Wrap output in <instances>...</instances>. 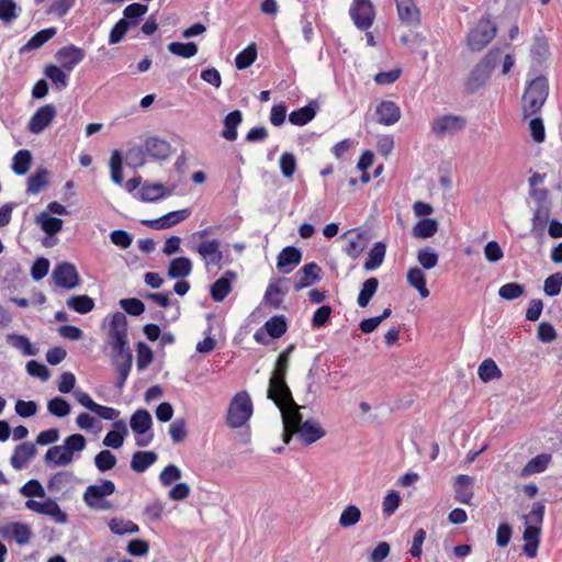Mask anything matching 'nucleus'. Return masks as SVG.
Here are the masks:
<instances>
[{
  "mask_svg": "<svg viewBox=\"0 0 562 562\" xmlns=\"http://www.w3.org/2000/svg\"><path fill=\"white\" fill-rule=\"evenodd\" d=\"M108 342L112 348V364L121 376L123 384L132 368V353L128 348L127 318L121 312L108 316Z\"/></svg>",
  "mask_w": 562,
  "mask_h": 562,
  "instance_id": "1",
  "label": "nucleus"
},
{
  "mask_svg": "<svg viewBox=\"0 0 562 562\" xmlns=\"http://www.w3.org/2000/svg\"><path fill=\"white\" fill-rule=\"evenodd\" d=\"M86 447L87 440L81 434L70 435L61 445L50 447L44 454V461L52 468L69 465Z\"/></svg>",
  "mask_w": 562,
  "mask_h": 562,
  "instance_id": "2",
  "label": "nucleus"
},
{
  "mask_svg": "<svg viewBox=\"0 0 562 562\" xmlns=\"http://www.w3.org/2000/svg\"><path fill=\"white\" fill-rule=\"evenodd\" d=\"M549 95V82L544 76H538L528 82L522 98L521 108L524 117L538 114Z\"/></svg>",
  "mask_w": 562,
  "mask_h": 562,
  "instance_id": "3",
  "label": "nucleus"
},
{
  "mask_svg": "<svg viewBox=\"0 0 562 562\" xmlns=\"http://www.w3.org/2000/svg\"><path fill=\"white\" fill-rule=\"evenodd\" d=\"M294 350L295 345L291 344L278 356L269 379L267 397H273L277 394L280 396V393L290 397V387L286 383V374L290 366L291 355Z\"/></svg>",
  "mask_w": 562,
  "mask_h": 562,
  "instance_id": "4",
  "label": "nucleus"
},
{
  "mask_svg": "<svg viewBox=\"0 0 562 562\" xmlns=\"http://www.w3.org/2000/svg\"><path fill=\"white\" fill-rule=\"evenodd\" d=\"M115 484L110 480H102L89 485L82 494L85 504L92 510L106 512L113 508L109 496L115 493Z\"/></svg>",
  "mask_w": 562,
  "mask_h": 562,
  "instance_id": "5",
  "label": "nucleus"
},
{
  "mask_svg": "<svg viewBox=\"0 0 562 562\" xmlns=\"http://www.w3.org/2000/svg\"><path fill=\"white\" fill-rule=\"evenodd\" d=\"M252 415V403L246 391L238 392L227 409L226 425L231 428L243 427Z\"/></svg>",
  "mask_w": 562,
  "mask_h": 562,
  "instance_id": "6",
  "label": "nucleus"
},
{
  "mask_svg": "<svg viewBox=\"0 0 562 562\" xmlns=\"http://www.w3.org/2000/svg\"><path fill=\"white\" fill-rule=\"evenodd\" d=\"M130 426L138 447H146L153 441V418L148 411L137 409L130 418Z\"/></svg>",
  "mask_w": 562,
  "mask_h": 562,
  "instance_id": "7",
  "label": "nucleus"
},
{
  "mask_svg": "<svg viewBox=\"0 0 562 562\" xmlns=\"http://www.w3.org/2000/svg\"><path fill=\"white\" fill-rule=\"evenodd\" d=\"M273 397H268L273 401L276 406L280 409L282 416L283 426H289L290 428L299 429L303 422V416L300 412L302 406L297 405L292 396V392L290 391V397L280 393Z\"/></svg>",
  "mask_w": 562,
  "mask_h": 562,
  "instance_id": "8",
  "label": "nucleus"
},
{
  "mask_svg": "<svg viewBox=\"0 0 562 562\" xmlns=\"http://www.w3.org/2000/svg\"><path fill=\"white\" fill-rule=\"evenodd\" d=\"M497 27L488 19L480 20L476 27L468 34V46L472 52H481L496 36Z\"/></svg>",
  "mask_w": 562,
  "mask_h": 562,
  "instance_id": "9",
  "label": "nucleus"
},
{
  "mask_svg": "<svg viewBox=\"0 0 562 562\" xmlns=\"http://www.w3.org/2000/svg\"><path fill=\"white\" fill-rule=\"evenodd\" d=\"M349 15L357 29L367 31L372 26L375 18L373 3L371 0H353Z\"/></svg>",
  "mask_w": 562,
  "mask_h": 562,
  "instance_id": "10",
  "label": "nucleus"
},
{
  "mask_svg": "<svg viewBox=\"0 0 562 562\" xmlns=\"http://www.w3.org/2000/svg\"><path fill=\"white\" fill-rule=\"evenodd\" d=\"M25 507L36 514L48 516L54 522L65 525L68 521V515L60 508L56 501L43 498V501L29 499Z\"/></svg>",
  "mask_w": 562,
  "mask_h": 562,
  "instance_id": "11",
  "label": "nucleus"
},
{
  "mask_svg": "<svg viewBox=\"0 0 562 562\" xmlns=\"http://www.w3.org/2000/svg\"><path fill=\"white\" fill-rule=\"evenodd\" d=\"M467 120L461 115L445 114L436 117L431 123V132L441 137L445 135H454L465 128Z\"/></svg>",
  "mask_w": 562,
  "mask_h": 562,
  "instance_id": "12",
  "label": "nucleus"
},
{
  "mask_svg": "<svg viewBox=\"0 0 562 562\" xmlns=\"http://www.w3.org/2000/svg\"><path fill=\"white\" fill-rule=\"evenodd\" d=\"M52 279L54 283L63 289L71 290L79 285V273L70 262H61L55 266Z\"/></svg>",
  "mask_w": 562,
  "mask_h": 562,
  "instance_id": "13",
  "label": "nucleus"
},
{
  "mask_svg": "<svg viewBox=\"0 0 562 562\" xmlns=\"http://www.w3.org/2000/svg\"><path fill=\"white\" fill-rule=\"evenodd\" d=\"M341 238L346 239V246L344 247V252L356 260L361 256L369 244V236L366 232L360 228L350 229L342 234Z\"/></svg>",
  "mask_w": 562,
  "mask_h": 562,
  "instance_id": "14",
  "label": "nucleus"
},
{
  "mask_svg": "<svg viewBox=\"0 0 562 562\" xmlns=\"http://www.w3.org/2000/svg\"><path fill=\"white\" fill-rule=\"evenodd\" d=\"M74 396H75L76 401L82 407L94 413L97 416H99L102 419L114 420L120 416V411H117L113 407H110V406H104V405L98 404L97 402H94L92 400V397L88 393H86L83 391H80V390L75 391Z\"/></svg>",
  "mask_w": 562,
  "mask_h": 562,
  "instance_id": "15",
  "label": "nucleus"
},
{
  "mask_svg": "<svg viewBox=\"0 0 562 562\" xmlns=\"http://www.w3.org/2000/svg\"><path fill=\"white\" fill-rule=\"evenodd\" d=\"M57 115L56 108L53 104L40 106L30 117L27 128L32 134H40L46 130Z\"/></svg>",
  "mask_w": 562,
  "mask_h": 562,
  "instance_id": "16",
  "label": "nucleus"
},
{
  "mask_svg": "<svg viewBox=\"0 0 562 562\" xmlns=\"http://www.w3.org/2000/svg\"><path fill=\"white\" fill-rule=\"evenodd\" d=\"M322 278V268L316 262L304 265L294 276V289L301 291L318 282Z\"/></svg>",
  "mask_w": 562,
  "mask_h": 562,
  "instance_id": "17",
  "label": "nucleus"
},
{
  "mask_svg": "<svg viewBox=\"0 0 562 562\" xmlns=\"http://www.w3.org/2000/svg\"><path fill=\"white\" fill-rule=\"evenodd\" d=\"M31 535L30 527L23 522L14 521L0 526V536L4 539H13L20 546L29 543Z\"/></svg>",
  "mask_w": 562,
  "mask_h": 562,
  "instance_id": "18",
  "label": "nucleus"
},
{
  "mask_svg": "<svg viewBox=\"0 0 562 562\" xmlns=\"http://www.w3.org/2000/svg\"><path fill=\"white\" fill-rule=\"evenodd\" d=\"M56 58L60 63L61 67L70 72L83 60L85 52L75 45H67L57 50Z\"/></svg>",
  "mask_w": 562,
  "mask_h": 562,
  "instance_id": "19",
  "label": "nucleus"
},
{
  "mask_svg": "<svg viewBox=\"0 0 562 562\" xmlns=\"http://www.w3.org/2000/svg\"><path fill=\"white\" fill-rule=\"evenodd\" d=\"M296 435L303 445L310 446L322 439L326 435V431L317 420L307 419L296 429Z\"/></svg>",
  "mask_w": 562,
  "mask_h": 562,
  "instance_id": "20",
  "label": "nucleus"
},
{
  "mask_svg": "<svg viewBox=\"0 0 562 562\" xmlns=\"http://www.w3.org/2000/svg\"><path fill=\"white\" fill-rule=\"evenodd\" d=\"M375 114L380 124L390 126L400 121L401 109L395 102L385 100L376 105Z\"/></svg>",
  "mask_w": 562,
  "mask_h": 562,
  "instance_id": "21",
  "label": "nucleus"
},
{
  "mask_svg": "<svg viewBox=\"0 0 562 562\" xmlns=\"http://www.w3.org/2000/svg\"><path fill=\"white\" fill-rule=\"evenodd\" d=\"M395 1L400 20L409 26H418L420 24V11L415 5L414 0Z\"/></svg>",
  "mask_w": 562,
  "mask_h": 562,
  "instance_id": "22",
  "label": "nucleus"
},
{
  "mask_svg": "<svg viewBox=\"0 0 562 562\" xmlns=\"http://www.w3.org/2000/svg\"><path fill=\"white\" fill-rule=\"evenodd\" d=\"M302 252L294 246H286L278 255L277 268L282 273H290L301 262Z\"/></svg>",
  "mask_w": 562,
  "mask_h": 562,
  "instance_id": "23",
  "label": "nucleus"
},
{
  "mask_svg": "<svg viewBox=\"0 0 562 562\" xmlns=\"http://www.w3.org/2000/svg\"><path fill=\"white\" fill-rule=\"evenodd\" d=\"M221 243L217 239L204 240L199 244L198 252L204 259L207 266H220L223 259V252L220 249Z\"/></svg>",
  "mask_w": 562,
  "mask_h": 562,
  "instance_id": "24",
  "label": "nucleus"
},
{
  "mask_svg": "<svg viewBox=\"0 0 562 562\" xmlns=\"http://www.w3.org/2000/svg\"><path fill=\"white\" fill-rule=\"evenodd\" d=\"M473 485L474 477L467 474H459L456 477V501L470 505L471 499L474 496Z\"/></svg>",
  "mask_w": 562,
  "mask_h": 562,
  "instance_id": "25",
  "label": "nucleus"
},
{
  "mask_svg": "<svg viewBox=\"0 0 562 562\" xmlns=\"http://www.w3.org/2000/svg\"><path fill=\"white\" fill-rule=\"evenodd\" d=\"M236 278V273L233 271H226L223 277L218 278L211 285V297L215 302H222L232 291V280Z\"/></svg>",
  "mask_w": 562,
  "mask_h": 562,
  "instance_id": "26",
  "label": "nucleus"
},
{
  "mask_svg": "<svg viewBox=\"0 0 562 562\" xmlns=\"http://www.w3.org/2000/svg\"><path fill=\"white\" fill-rule=\"evenodd\" d=\"M490 77L491 72L481 63H477L467 78L465 90L470 93L477 91L486 83Z\"/></svg>",
  "mask_w": 562,
  "mask_h": 562,
  "instance_id": "27",
  "label": "nucleus"
},
{
  "mask_svg": "<svg viewBox=\"0 0 562 562\" xmlns=\"http://www.w3.org/2000/svg\"><path fill=\"white\" fill-rule=\"evenodd\" d=\"M127 432L125 423L117 420L112 425V429L104 436L103 445L112 449H119L123 446Z\"/></svg>",
  "mask_w": 562,
  "mask_h": 562,
  "instance_id": "28",
  "label": "nucleus"
},
{
  "mask_svg": "<svg viewBox=\"0 0 562 562\" xmlns=\"http://www.w3.org/2000/svg\"><path fill=\"white\" fill-rule=\"evenodd\" d=\"M317 108V102L311 101L307 105L292 111L289 114V122L296 126H304L315 117Z\"/></svg>",
  "mask_w": 562,
  "mask_h": 562,
  "instance_id": "29",
  "label": "nucleus"
},
{
  "mask_svg": "<svg viewBox=\"0 0 562 562\" xmlns=\"http://www.w3.org/2000/svg\"><path fill=\"white\" fill-rule=\"evenodd\" d=\"M243 121V113L240 110L229 112L224 119V128L221 136L226 140L233 142L237 138V127Z\"/></svg>",
  "mask_w": 562,
  "mask_h": 562,
  "instance_id": "30",
  "label": "nucleus"
},
{
  "mask_svg": "<svg viewBox=\"0 0 562 562\" xmlns=\"http://www.w3.org/2000/svg\"><path fill=\"white\" fill-rule=\"evenodd\" d=\"M168 194H171V190L166 189L162 184L147 183L142 187L137 198L144 202H155Z\"/></svg>",
  "mask_w": 562,
  "mask_h": 562,
  "instance_id": "31",
  "label": "nucleus"
},
{
  "mask_svg": "<svg viewBox=\"0 0 562 562\" xmlns=\"http://www.w3.org/2000/svg\"><path fill=\"white\" fill-rule=\"evenodd\" d=\"M157 461L154 451H136L131 459V469L136 473L145 472Z\"/></svg>",
  "mask_w": 562,
  "mask_h": 562,
  "instance_id": "32",
  "label": "nucleus"
},
{
  "mask_svg": "<svg viewBox=\"0 0 562 562\" xmlns=\"http://www.w3.org/2000/svg\"><path fill=\"white\" fill-rule=\"evenodd\" d=\"M35 448L31 443H22L18 446L11 457V464L14 469L21 470L34 457Z\"/></svg>",
  "mask_w": 562,
  "mask_h": 562,
  "instance_id": "33",
  "label": "nucleus"
},
{
  "mask_svg": "<svg viewBox=\"0 0 562 562\" xmlns=\"http://www.w3.org/2000/svg\"><path fill=\"white\" fill-rule=\"evenodd\" d=\"M7 341L15 349L20 350L23 356H35L38 352V348L34 346L31 340L19 334H8Z\"/></svg>",
  "mask_w": 562,
  "mask_h": 562,
  "instance_id": "34",
  "label": "nucleus"
},
{
  "mask_svg": "<svg viewBox=\"0 0 562 562\" xmlns=\"http://www.w3.org/2000/svg\"><path fill=\"white\" fill-rule=\"evenodd\" d=\"M386 245L383 241H376L368 254V258L363 265L364 270L372 271L378 269L384 260Z\"/></svg>",
  "mask_w": 562,
  "mask_h": 562,
  "instance_id": "35",
  "label": "nucleus"
},
{
  "mask_svg": "<svg viewBox=\"0 0 562 562\" xmlns=\"http://www.w3.org/2000/svg\"><path fill=\"white\" fill-rule=\"evenodd\" d=\"M65 70L55 64H47L44 74L57 89L61 90L68 85V71Z\"/></svg>",
  "mask_w": 562,
  "mask_h": 562,
  "instance_id": "36",
  "label": "nucleus"
},
{
  "mask_svg": "<svg viewBox=\"0 0 562 562\" xmlns=\"http://www.w3.org/2000/svg\"><path fill=\"white\" fill-rule=\"evenodd\" d=\"M263 328L272 339L281 338L288 330V322L284 315H276L269 318Z\"/></svg>",
  "mask_w": 562,
  "mask_h": 562,
  "instance_id": "37",
  "label": "nucleus"
},
{
  "mask_svg": "<svg viewBox=\"0 0 562 562\" xmlns=\"http://www.w3.org/2000/svg\"><path fill=\"white\" fill-rule=\"evenodd\" d=\"M550 216L549 205H538L533 212L531 232L535 236L541 237L544 234L546 225Z\"/></svg>",
  "mask_w": 562,
  "mask_h": 562,
  "instance_id": "38",
  "label": "nucleus"
},
{
  "mask_svg": "<svg viewBox=\"0 0 562 562\" xmlns=\"http://www.w3.org/2000/svg\"><path fill=\"white\" fill-rule=\"evenodd\" d=\"M109 169L111 180L117 184H123V154L119 149H114L110 154Z\"/></svg>",
  "mask_w": 562,
  "mask_h": 562,
  "instance_id": "39",
  "label": "nucleus"
},
{
  "mask_svg": "<svg viewBox=\"0 0 562 562\" xmlns=\"http://www.w3.org/2000/svg\"><path fill=\"white\" fill-rule=\"evenodd\" d=\"M550 460V454L541 453L536 456L535 458L530 459L522 468L520 476L525 477L535 473L543 472L548 468Z\"/></svg>",
  "mask_w": 562,
  "mask_h": 562,
  "instance_id": "40",
  "label": "nucleus"
},
{
  "mask_svg": "<svg viewBox=\"0 0 562 562\" xmlns=\"http://www.w3.org/2000/svg\"><path fill=\"white\" fill-rule=\"evenodd\" d=\"M407 282L418 291L422 297L425 299L429 296L430 293L426 285V277L419 268L414 267L407 271Z\"/></svg>",
  "mask_w": 562,
  "mask_h": 562,
  "instance_id": "41",
  "label": "nucleus"
},
{
  "mask_svg": "<svg viewBox=\"0 0 562 562\" xmlns=\"http://www.w3.org/2000/svg\"><path fill=\"white\" fill-rule=\"evenodd\" d=\"M67 306L79 314H88L93 311L95 304L93 299L86 294L71 295L67 300Z\"/></svg>",
  "mask_w": 562,
  "mask_h": 562,
  "instance_id": "42",
  "label": "nucleus"
},
{
  "mask_svg": "<svg viewBox=\"0 0 562 562\" xmlns=\"http://www.w3.org/2000/svg\"><path fill=\"white\" fill-rule=\"evenodd\" d=\"M438 231V223L434 218L419 220L413 227V236L416 238H430Z\"/></svg>",
  "mask_w": 562,
  "mask_h": 562,
  "instance_id": "43",
  "label": "nucleus"
},
{
  "mask_svg": "<svg viewBox=\"0 0 562 562\" xmlns=\"http://www.w3.org/2000/svg\"><path fill=\"white\" fill-rule=\"evenodd\" d=\"M36 223L47 235H55L63 228V221L54 217L49 212H42L36 217Z\"/></svg>",
  "mask_w": 562,
  "mask_h": 562,
  "instance_id": "44",
  "label": "nucleus"
},
{
  "mask_svg": "<svg viewBox=\"0 0 562 562\" xmlns=\"http://www.w3.org/2000/svg\"><path fill=\"white\" fill-rule=\"evenodd\" d=\"M379 288V280L374 277L367 279L360 289L357 303L360 307H367Z\"/></svg>",
  "mask_w": 562,
  "mask_h": 562,
  "instance_id": "45",
  "label": "nucleus"
},
{
  "mask_svg": "<svg viewBox=\"0 0 562 562\" xmlns=\"http://www.w3.org/2000/svg\"><path fill=\"white\" fill-rule=\"evenodd\" d=\"M108 527L112 533L117 536L136 533L139 530L138 526L135 525L133 521L117 517L111 518L108 521Z\"/></svg>",
  "mask_w": 562,
  "mask_h": 562,
  "instance_id": "46",
  "label": "nucleus"
},
{
  "mask_svg": "<svg viewBox=\"0 0 562 562\" xmlns=\"http://www.w3.org/2000/svg\"><path fill=\"white\" fill-rule=\"evenodd\" d=\"M56 34L55 27L44 29L32 36L29 42L21 48V52L33 50L52 40Z\"/></svg>",
  "mask_w": 562,
  "mask_h": 562,
  "instance_id": "47",
  "label": "nucleus"
},
{
  "mask_svg": "<svg viewBox=\"0 0 562 562\" xmlns=\"http://www.w3.org/2000/svg\"><path fill=\"white\" fill-rule=\"evenodd\" d=\"M32 161V155L26 149L19 150L12 159V170L18 176L25 175L30 167Z\"/></svg>",
  "mask_w": 562,
  "mask_h": 562,
  "instance_id": "48",
  "label": "nucleus"
},
{
  "mask_svg": "<svg viewBox=\"0 0 562 562\" xmlns=\"http://www.w3.org/2000/svg\"><path fill=\"white\" fill-rule=\"evenodd\" d=\"M154 361V351L145 342L136 345V367L139 371L147 369Z\"/></svg>",
  "mask_w": 562,
  "mask_h": 562,
  "instance_id": "49",
  "label": "nucleus"
},
{
  "mask_svg": "<svg viewBox=\"0 0 562 562\" xmlns=\"http://www.w3.org/2000/svg\"><path fill=\"white\" fill-rule=\"evenodd\" d=\"M257 58V47L255 43L249 44L245 49L237 54L235 58L236 68L239 70L250 67Z\"/></svg>",
  "mask_w": 562,
  "mask_h": 562,
  "instance_id": "50",
  "label": "nucleus"
},
{
  "mask_svg": "<svg viewBox=\"0 0 562 562\" xmlns=\"http://www.w3.org/2000/svg\"><path fill=\"white\" fill-rule=\"evenodd\" d=\"M148 153L157 159H166L171 154V146L159 138H151L147 142Z\"/></svg>",
  "mask_w": 562,
  "mask_h": 562,
  "instance_id": "51",
  "label": "nucleus"
},
{
  "mask_svg": "<svg viewBox=\"0 0 562 562\" xmlns=\"http://www.w3.org/2000/svg\"><path fill=\"white\" fill-rule=\"evenodd\" d=\"M477 374L483 382H490L502 376V372L493 359H485L480 364Z\"/></svg>",
  "mask_w": 562,
  "mask_h": 562,
  "instance_id": "52",
  "label": "nucleus"
},
{
  "mask_svg": "<svg viewBox=\"0 0 562 562\" xmlns=\"http://www.w3.org/2000/svg\"><path fill=\"white\" fill-rule=\"evenodd\" d=\"M361 519V510L356 505H347L340 514L339 525L342 528H350L357 525Z\"/></svg>",
  "mask_w": 562,
  "mask_h": 562,
  "instance_id": "53",
  "label": "nucleus"
},
{
  "mask_svg": "<svg viewBox=\"0 0 562 562\" xmlns=\"http://www.w3.org/2000/svg\"><path fill=\"white\" fill-rule=\"evenodd\" d=\"M147 5L140 3H132L124 9V18H122L121 20L128 21L132 27L138 24L139 19L144 16L147 13Z\"/></svg>",
  "mask_w": 562,
  "mask_h": 562,
  "instance_id": "54",
  "label": "nucleus"
},
{
  "mask_svg": "<svg viewBox=\"0 0 562 562\" xmlns=\"http://www.w3.org/2000/svg\"><path fill=\"white\" fill-rule=\"evenodd\" d=\"M526 291L524 284L517 282H508L498 289V295L506 301H514L520 297Z\"/></svg>",
  "mask_w": 562,
  "mask_h": 562,
  "instance_id": "55",
  "label": "nucleus"
},
{
  "mask_svg": "<svg viewBox=\"0 0 562 562\" xmlns=\"http://www.w3.org/2000/svg\"><path fill=\"white\" fill-rule=\"evenodd\" d=\"M48 182V172L44 169L37 170L27 180V192L37 194Z\"/></svg>",
  "mask_w": 562,
  "mask_h": 562,
  "instance_id": "56",
  "label": "nucleus"
},
{
  "mask_svg": "<svg viewBox=\"0 0 562 562\" xmlns=\"http://www.w3.org/2000/svg\"><path fill=\"white\" fill-rule=\"evenodd\" d=\"M143 224L153 229L170 228L176 224V212H169L154 220H144Z\"/></svg>",
  "mask_w": 562,
  "mask_h": 562,
  "instance_id": "57",
  "label": "nucleus"
},
{
  "mask_svg": "<svg viewBox=\"0 0 562 562\" xmlns=\"http://www.w3.org/2000/svg\"><path fill=\"white\" fill-rule=\"evenodd\" d=\"M438 254L430 247H425L418 250L417 260L426 270L435 268L438 263Z\"/></svg>",
  "mask_w": 562,
  "mask_h": 562,
  "instance_id": "58",
  "label": "nucleus"
},
{
  "mask_svg": "<svg viewBox=\"0 0 562 562\" xmlns=\"http://www.w3.org/2000/svg\"><path fill=\"white\" fill-rule=\"evenodd\" d=\"M48 412L57 417H66L70 414L71 407L69 403L60 397H54L47 403Z\"/></svg>",
  "mask_w": 562,
  "mask_h": 562,
  "instance_id": "59",
  "label": "nucleus"
},
{
  "mask_svg": "<svg viewBox=\"0 0 562 562\" xmlns=\"http://www.w3.org/2000/svg\"><path fill=\"white\" fill-rule=\"evenodd\" d=\"M71 481V475L67 472H57L47 481V487L52 492H60L66 488Z\"/></svg>",
  "mask_w": 562,
  "mask_h": 562,
  "instance_id": "60",
  "label": "nucleus"
},
{
  "mask_svg": "<svg viewBox=\"0 0 562 562\" xmlns=\"http://www.w3.org/2000/svg\"><path fill=\"white\" fill-rule=\"evenodd\" d=\"M20 493L25 496V497H29V498H32V497H40V498H45L46 497V492H45V488L44 486L41 484L40 481L37 480H30L27 481L21 488H20Z\"/></svg>",
  "mask_w": 562,
  "mask_h": 562,
  "instance_id": "61",
  "label": "nucleus"
},
{
  "mask_svg": "<svg viewBox=\"0 0 562 562\" xmlns=\"http://www.w3.org/2000/svg\"><path fill=\"white\" fill-rule=\"evenodd\" d=\"M121 308L128 315L139 316L145 312V304L136 297L120 300Z\"/></svg>",
  "mask_w": 562,
  "mask_h": 562,
  "instance_id": "62",
  "label": "nucleus"
},
{
  "mask_svg": "<svg viewBox=\"0 0 562 562\" xmlns=\"http://www.w3.org/2000/svg\"><path fill=\"white\" fill-rule=\"evenodd\" d=\"M94 463L99 471L105 472L114 468L116 458L111 451L102 450L95 456Z\"/></svg>",
  "mask_w": 562,
  "mask_h": 562,
  "instance_id": "63",
  "label": "nucleus"
},
{
  "mask_svg": "<svg viewBox=\"0 0 562 562\" xmlns=\"http://www.w3.org/2000/svg\"><path fill=\"white\" fill-rule=\"evenodd\" d=\"M562 288V272H555L544 280L543 291L548 296H557Z\"/></svg>",
  "mask_w": 562,
  "mask_h": 562,
  "instance_id": "64",
  "label": "nucleus"
}]
</instances>
